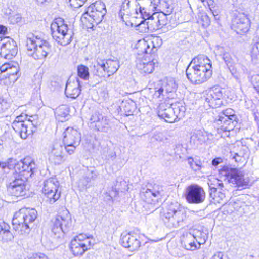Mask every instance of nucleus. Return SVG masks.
Masks as SVG:
<instances>
[{
	"mask_svg": "<svg viewBox=\"0 0 259 259\" xmlns=\"http://www.w3.org/2000/svg\"><path fill=\"white\" fill-rule=\"evenodd\" d=\"M250 20L245 13L238 14L233 20L232 29L238 34L243 35L249 30Z\"/></svg>",
	"mask_w": 259,
	"mask_h": 259,
	"instance_id": "nucleus-16",
	"label": "nucleus"
},
{
	"mask_svg": "<svg viewBox=\"0 0 259 259\" xmlns=\"http://www.w3.org/2000/svg\"><path fill=\"white\" fill-rule=\"evenodd\" d=\"M53 38L61 46H66L72 41V34L68 32V26L61 18L55 19L51 25Z\"/></svg>",
	"mask_w": 259,
	"mask_h": 259,
	"instance_id": "nucleus-7",
	"label": "nucleus"
},
{
	"mask_svg": "<svg viewBox=\"0 0 259 259\" xmlns=\"http://www.w3.org/2000/svg\"><path fill=\"white\" fill-rule=\"evenodd\" d=\"M154 67L155 62L153 60L150 61L144 58L137 60L136 67L140 73L143 75L151 73L154 69Z\"/></svg>",
	"mask_w": 259,
	"mask_h": 259,
	"instance_id": "nucleus-21",
	"label": "nucleus"
},
{
	"mask_svg": "<svg viewBox=\"0 0 259 259\" xmlns=\"http://www.w3.org/2000/svg\"><path fill=\"white\" fill-rule=\"evenodd\" d=\"M8 74L10 75H17L20 76L19 66L16 62H11V66L8 69Z\"/></svg>",
	"mask_w": 259,
	"mask_h": 259,
	"instance_id": "nucleus-49",
	"label": "nucleus"
},
{
	"mask_svg": "<svg viewBox=\"0 0 259 259\" xmlns=\"http://www.w3.org/2000/svg\"><path fill=\"white\" fill-rule=\"evenodd\" d=\"M187 161L188 164L190 166V168L193 171L197 172L201 170L202 168V163L199 160L197 159H194L190 157L188 158Z\"/></svg>",
	"mask_w": 259,
	"mask_h": 259,
	"instance_id": "nucleus-42",
	"label": "nucleus"
},
{
	"mask_svg": "<svg viewBox=\"0 0 259 259\" xmlns=\"http://www.w3.org/2000/svg\"><path fill=\"white\" fill-rule=\"evenodd\" d=\"M185 197L189 203L198 204L204 201L205 193L200 186L191 185L186 188Z\"/></svg>",
	"mask_w": 259,
	"mask_h": 259,
	"instance_id": "nucleus-14",
	"label": "nucleus"
},
{
	"mask_svg": "<svg viewBox=\"0 0 259 259\" xmlns=\"http://www.w3.org/2000/svg\"><path fill=\"white\" fill-rule=\"evenodd\" d=\"M143 45L145 47L144 48V52L145 53L147 54H151L152 52L153 51V50L155 49V47H154V45L152 44V48H151L150 45H149L147 42L144 41Z\"/></svg>",
	"mask_w": 259,
	"mask_h": 259,
	"instance_id": "nucleus-56",
	"label": "nucleus"
},
{
	"mask_svg": "<svg viewBox=\"0 0 259 259\" xmlns=\"http://www.w3.org/2000/svg\"><path fill=\"white\" fill-rule=\"evenodd\" d=\"M94 74L100 77H105V73H104V68L102 65V61L100 62H98L96 65H94Z\"/></svg>",
	"mask_w": 259,
	"mask_h": 259,
	"instance_id": "nucleus-47",
	"label": "nucleus"
},
{
	"mask_svg": "<svg viewBox=\"0 0 259 259\" xmlns=\"http://www.w3.org/2000/svg\"><path fill=\"white\" fill-rule=\"evenodd\" d=\"M26 47L27 54L36 60L44 59L51 51L48 41L33 34L28 35Z\"/></svg>",
	"mask_w": 259,
	"mask_h": 259,
	"instance_id": "nucleus-4",
	"label": "nucleus"
},
{
	"mask_svg": "<svg viewBox=\"0 0 259 259\" xmlns=\"http://www.w3.org/2000/svg\"><path fill=\"white\" fill-rule=\"evenodd\" d=\"M63 142L66 152L71 155L80 143L81 134L77 130L68 127L63 133Z\"/></svg>",
	"mask_w": 259,
	"mask_h": 259,
	"instance_id": "nucleus-11",
	"label": "nucleus"
},
{
	"mask_svg": "<svg viewBox=\"0 0 259 259\" xmlns=\"http://www.w3.org/2000/svg\"><path fill=\"white\" fill-rule=\"evenodd\" d=\"M106 13V9L104 3L98 1L90 5L82 15V19L88 21L92 26H87L88 28H92L97 25L103 20Z\"/></svg>",
	"mask_w": 259,
	"mask_h": 259,
	"instance_id": "nucleus-8",
	"label": "nucleus"
},
{
	"mask_svg": "<svg viewBox=\"0 0 259 259\" xmlns=\"http://www.w3.org/2000/svg\"><path fill=\"white\" fill-rule=\"evenodd\" d=\"M36 116H30L28 119L26 114L17 116L12 123V128L23 139H26L35 132L37 122Z\"/></svg>",
	"mask_w": 259,
	"mask_h": 259,
	"instance_id": "nucleus-6",
	"label": "nucleus"
},
{
	"mask_svg": "<svg viewBox=\"0 0 259 259\" xmlns=\"http://www.w3.org/2000/svg\"><path fill=\"white\" fill-rule=\"evenodd\" d=\"M9 225L4 222H0V239L3 242L11 241L13 238V235L10 231Z\"/></svg>",
	"mask_w": 259,
	"mask_h": 259,
	"instance_id": "nucleus-31",
	"label": "nucleus"
},
{
	"mask_svg": "<svg viewBox=\"0 0 259 259\" xmlns=\"http://www.w3.org/2000/svg\"><path fill=\"white\" fill-rule=\"evenodd\" d=\"M155 16H157V13H154L151 17L145 22L146 26L143 25L141 32H146L149 30L158 29V23L155 20Z\"/></svg>",
	"mask_w": 259,
	"mask_h": 259,
	"instance_id": "nucleus-34",
	"label": "nucleus"
},
{
	"mask_svg": "<svg viewBox=\"0 0 259 259\" xmlns=\"http://www.w3.org/2000/svg\"><path fill=\"white\" fill-rule=\"evenodd\" d=\"M201 21L203 22L202 25L204 27H207L210 23V19L206 14H204L201 16Z\"/></svg>",
	"mask_w": 259,
	"mask_h": 259,
	"instance_id": "nucleus-57",
	"label": "nucleus"
},
{
	"mask_svg": "<svg viewBox=\"0 0 259 259\" xmlns=\"http://www.w3.org/2000/svg\"><path fill=\"white\" fill-rule=\"evenodd\" d=\"M26 159H29L32 162H31V164L33 163L34 164H35L34 161L30 157H26L23 160H21L20 161H17L16 159L10 158L7 161V168L10 169L15 168V171L18 170L19 172L17 174H21L23 172L25 173L26 171H23V166H24V164H25V162H24Z\"/></svg>",
	"mask_w": 259,
	"mask_h": 259,
	"instance_id": "nucleus-28",
	"label": "nucleus"
},
{
	"mask_svg": "<svg viewBox=\"0 0 259 259\" xmlns=\"http://www.w3.org/2000/svg\"><path fill=\"white\" fill-rule=\"evenodd\" d=\"M78 76L81 79L87 80L89 78V69L84 65H81L77 68Z\"/></svg>",
	"mask_w": 259,
	"mask_h": 259,
	"instance_id": "nucleus-44",
	"label": "nucleus"
},
{
	"mask_svg": "<svg viewBox=\"0 0 259 259\" xmlns=\"http://www.w3.org/2000/svg\"><path fill=\"white\" fill-rule=\"evenodd\" d=\"M238 203L237 202H230L228 204V206L230 208H233L234 210H238V208L239 207V206L238 205Z\"/></svg>",
	"mask_w": 259,
	"mask_h": 259,
	"instance_id": "nucleus-64",
	"label": "nucleus"
},
{
	"mask_svg": "<svg viewBox=\"0 0 259 259\" xmlns=\"http://www.w3.org/2000/svg\"><path fill=\"white\" fill-rule=\"evenodd\" d=\"M37 218L34 209L22 208L14 214L12 223L13 229L21 234H28L32 223Z\"/></svg>",
	"mask_w": 259,
	"mask_h": 259,
	"instance_id": "nucleus-3",
	"label": "nucleus"
},
{
	"mask_svg": "<svg viewBox=\"0 0 259 259\" xmlns=\"http://www.w3.org/2000/svg\"><path fill=\"white\" fill-rule=\"evenodd\" d=\"M80 81L78 78L72 82L68 81L66 85L65 94L67 97L75 99L80 94Z\"/></svg>",
	"mask_w": 259,
	"mask_h": 259,
	"instance_id": "nucleus-22",
	"label": "nucleus"
},
{
	"mask_svg": "<svg viewBox=\"0 0 259 259\" xmlns=\"http://www.w3.org/2000/svg\"><path fill=\"white\" fill-rule=\"evenodd\" d=\"M65 149L60 142H55L52 146L49 159L55 165H59L65 160L64 149Z\"/></svg>",
	"mask_w": 259,
	"mask_h": 259,
	"instance_id": "nucleus-20",
	"label": "nucleus"
},
{
	"mask_svg": "<svg viewBox=\"0 0 259 259\" xmlns=\"http://www.w3.org/2000/svg\"><path fill=\"white\" fill-rule=\"evenodd\" d=\"M214 200L219 203H221L225 198V195L224 193L222 192L220 190H217V192H214L212 195H210Z\"/></svg>",
	"mask_w": 259,
	"mask_h": 259,
	"instance_id": "nucleus-50",
	"label": "nucleus"
},
{
	"mask_svg": "<svg viewBox=\"0 0 259 259\" xmlns=\"http://www.w3.org/2000/svg\"><path fill=\"white\" fill-rule=\"evenodd\" d=\"M251 62L254 65L259 66V53L253 49L251 53Z\"/></svg>",
	"mask_w": 259,
	"mask_h": 259,
	"instance_id": "nucleus-54",
	"label": "nucleus"
},
{
	"mask_svg": "<svg viewBox=\"0 0 259 259\" xmlns=\"http://www.w3.org/2000/svg\"><path fill=\"white\" fill-rule=\"evenodd\" d=\"M161 87L162 88L165 94L169 96V94L175 92L177 88V85L174 79L170 78L164 80Z\"/></svg>",
	"mask_w": 259,
	"mask_h": 259,
	"instance_id": "nucleus-33",
	"label": "nucleus"
},
{
	"mask_svg": "<svg viewBox=\"0 0 259 259\" xmlns=\"http://www.w3.org/2000/svg\"><path fill=\"white\" fill-rule=\"evenodd\" d=\"M141 197L142 200L150 204L151 206H152L153 204H154L157 200L153 197L152 193L149 190V188L147 189L145 191L144 190L141 192Z\"/></svg>",
	"mask_w": 259,
	"mask_h": 259,
	"instance_id": "nucleus-38",
	"label": "nucleus"
},
{
	"mask_svg": "<svg viewBox=\"0 0 259 259\" xmlns=\"http://www.w3.org/2000/svg\"><path fill=\"white\" fill-rule=\"evenodd\" d=\"M55 115L56 119L61 122L66 120V117L69 115L68 108L64 105L59 106L55 111Z\"/></svg>",
	"mask_w": 259,
	"mask_h": 259,
	"instance_id": "nucleus-36",
	"label": "nucleus"
},
{
	"mask_svg": "<svg viewBox=\"0 0 259 259\" xmlns=\"http://www.w3.org/2000/svg\"><path fill=\"white\" fill-rule=\"evenodd\" d=\"M10 21L13 23L19 22L21 20V16L20 14H17L11 16L10 17Z\"/></svg>",
	"mask_w": 259,
	"mask_h": 259,
	"instance_id": "nucleus-59",
	"label": "nucleus"
},
{
	"mask_svg": "<svg viewBox=\"0 0 259 259\" xmlns=\"http://www.w3.org/2000/svg\"><path fill=\"white\" fill-rule=\"evenodd\" d=\"M222 59L224 60V61L227 64L230 70H231V67L232 66V59L230 56L229 53L226 52L225 53H223V56H222Z\"/></svg>",
	"mask_w": 259,
	"mask_h": 259,
	"instance_id": "nucleus-53",
	"label": "nucleus"
},
{
	"mask_svg": "<svg viewBox=\"0 0 259 259\" xmlns=\"http://www.w3.org/2000/svg\"><path fill=\"white\" fill-rule=\"evenodd\" d=\"M95 243L92 236H88L80 234L72 240L70 243L71 250L75 256H81L89 250Z\"/></svg>",
	"mask_w": 259,
	"mask_h": 259,
	"instance_id": "nucleus-10",
	"label": "nucleus"
},
{
	"mask_svg": "<svg viewBox=\"0 0 259 259\" xmlns=\"http://www.w3.org/2000/svg\"><path fill=\"white\" fill-rule=\"evenodd\" d=\"M160 217L167 227L177 228L183 225L186 211L180 204L171 203L161 208Z\"/></svg>",
	"mask_w": 259,
	"mask_h": 259,
	"instance_id": "nucleus-2",
	"label": "nucleus"
},
{
	"mask_svg": "<svg viewBox=\"0 0 259 259\" xmlns=\"http://www.w3.org/2000/svg\"><path fill=\"white\" fill-rule=\"evenodd\" d=\"M186 107L182 103H175L169 105L161 103L158 107L157 114L159 117L167 122L173 123L185 116Z\"/></svg>",
	"mask_w": 259,
	"mask_h": 259,
	"instance_id": "nucleus-5",
	"label": "nucleus"
},
{
	"mask_svg": "<svg viewBox=\"0 0 259 259\" xmlns=\"http://www.w3.org/2000/svg\"><path fill=\"white\" fill-rule=\"evenodd\" d=\"M102 65L104 68V73L108 77L115 73L119 67L118 61L111 59L102 60Z\"/></svg>",
	"mask_w": 259,
	"mask_h": 259,
	"instance_id": "nucleus-29",
	"label": "nucleus"
},
{
	"mask_svg": "<svg viewBox=\"0 0 259 259\" xmlns=\"http://www.w3.org/2000/svg\"><path fill=\"white\" fill-rule=\"evenodd\" d=\"M186 73L188 79L193 83L200 84L209 79L212 74V69L187 67Z\"/></svg>",
	"mask_w": 259,
	"mask_h": 259,
	"instance_id": "nucleus-13",
	"label": "nucleus"
},
{
	"mask_svg": "<svg viewBox=\"0 0 259 259\" xmlns=\"http://www.w3.org/2000/svg\"><path fill=\"white\" fill-rule=\"evenodd\" d=\"M137 5L136 0H124L123 2L119 13V17L123 21L129 18V16L135 13V9L131 8V6H136Z\"/></svg>",
	"mask_w": 259,
	"mask_h": 259,
	"instance_id": "nucleus-23",
	"label": "nucleus"
},
{
	"mask_svg": "<svg viewBox=\"0 0 259 259\" xmlns=\"http://www.w3.org/2000/svg\"><path fill=\"white\" fill-rule=\"evenodd\" d=\"M10 107V104L3 97L0 96V114L5 112Z\"/></svg>",
	"mask_w": 259,
	"mask_h": 259,
	"instance_id": "nucleus-51",
	"label": "nucleus"
},
{
	"mask_svg": "<svg viewBox=\"0 0 259 259\" xmlns=\"http://www.w3.org/2000/svg\"><path fill=\"white\" fill-rule=\"evenodd\" d=\"M196 237L191 233H186L181 238V244L183 248L188 250H194L198 245L196 242Z\"/></svg>",
	"mask_w": 259,
	"mask_h": 259,
	"instance_id": "nucleus-25",
	"label": "nucleus"
},
{
	"mask_svg": "<svg viewBox=\"0 0 259 259\" xmlns=\"http://www.w3.org/2000/svg\"><path fill=\"white\" fill-rule=\"evenodd\" d=\"M188 67L212 69L211 61L206 56L198 55L192 59Z\"/></svg>",
	"mask_w": 259,
	"mask_h": 259,
	"instance_id": "nucleus-24",
	"label": "nucleus"
},
{
	"mask_svg": "<svg viewBox=\"0 0 259 259\" xmlns=\"http://www.w3.org/2000/svg\"><path fill=\"white\" fill-rule=\"evenodd\" d=\"M153 92H154L152 95L153 99H158V100L161 101L164 98H169L170 97V96L166 95L165 94L161 85L157 86L155 88Z\"/></svg>",
	"mask_w": 259,
	"mask_h": 259,
	"instance_id": "nucleus-41",
	"label": "nucleus"
},
{
	"mask_svg": "<svg viewBox=\"0 0 259 259\" xmlns=\"http://www.w3.org/2000/svg\"><path fill=\"white\" fill-rule=\"evenodd\" d=\"M221 174L225 176L229 183L238 187L246 186L248 184V180H245L242 173L236 169L227 168L222 170Z\"/></svg>",
	"mask_w": 259,
	"mask_h": 259,
	"instance_id": "nucleus-15",
	"label": "nucleus"
},
{
	"mask_svg": "<svg viewBox=\"0 0 259 259\" xmlns=\"http://www.w3.org/2000/svg\"><path fill=\"white\" fill-rule=\"evenodd\" d=\"M193 234L196 237L195 240L198 245V247H199L201 244L205 243L207 239V234L203 232L197 231Z\"/></svg>",
	"mask_w": 259,
	"mask_h": 259,
	"instance_id": "nucleus-45",
	"label": "nucleus"
},
{
	"mask_svg": "<svg viewBox=\"0 0 259 259\" xmlns=\"http://www.w3.org/2000/svg\"><path fill=\"white\" fill-rule=\"evenodd\" d=\"M135 13L137 15L135 16L136 18L139 17L142 19V20L139 23V26H138L140 27L145 25V22L152 15L149 12H147L146 8H142L139 4H137L136 7L135 8Z\"/></svg>",
	"mask_w": 259,
	"mask_h": 259,
	"instance_id": "nucleus-32",
	"label": "nucleus"
},
{
	"mask_svg": "<svg viewBox=\"0 0 259 259\" xmlns=\"http://www.w3.org/2000/svg\"><path fill=\"white\" fill-rule=\"evenodd\" d=\"M23 166V171L25 173L15 174L13 179L7 185V190L10 194L16 197L24 196L26 195L28 189L26 187L27 179L31 177L33 170L35 168V164H31V161L26 159Z\"/></svg>",
	"mask_w": 259,
	"mask_h": 259,
	"instance_id": "nucleus-1",
	"label": "nucleus"
},
{
	"mask_svg": "<svg viewBox=\"0 0 259 259\" xmlns=\"http://www.w3.org/2000/svg\"><path fill=\"white\" fill-rule=\"evenodd\" d=\"M216 123L218 125V130L223 132H230L233 130L236 126L237 120H232L228 119V117H221L218 116V119L216 120Z\"/></svg>",
	"mask_w": 259,
	"mask_h": 259,
	"instance_id": "nucleus-27",
	"label": "nucleus"
},
{
	"mask_svg": "<svg viewBox=\"0 0 259 259\" xmlns=\"http://www.w3.org/2000/svg\"><path fill=\"white\" fill-rule=\"evenodd\" d=\"M107 152L108 155H106L105 159L109 160L110 159H111L113 160L116 158V154L115 152H114V151L109 149L107 150Z\"/></svg>",
	"mask_w": 259,
	"mask_h": 259,
	"instance_id": "nucleus-60",
	"label": "nucleus"
},
{
	"mask_svg": "<svg viewBox=\"0 0 259 259\" xmlns=\"http://www.w3.org/2000/svg\"><path fill=\"white\" fill-rule=\"evenodd\" d=\"M101 121L100 123H98V128L97 131L107 132L111 127L110 119L107 116H103V119Z\"/></svg>",
	"mask_w": 259,
	"mask_h": 259,
	"instance_id": "nucleus-40",
	"label": "nucleus"
},
{
	"mask_svg": "<svg viewBox=\"0 0 259 259\" xmlns=\"http://www.w3.org/2000/svg\"><path fill=\"white\" fill-rule=\"evenodd\" d=\"M149 190H150L151 193H152L153 197L156 200L161 195L163 191L162 187L157 184H154L152 189H149Z\"/></svg>",
	"mask_w": 259,
	"mask_h": 259,
	"instance_id": "nucleus-48",
	"label": "nucleus"
},
{
	"mask_svg": "<svg viewBox=\"0 0 259 259\" xmlns=\"http://www.w3.org/2000/svg\"><path fill=\"white\" fill-rule=\"evenodd\" d=\"M245 144L246 146H242V147L243 152L240 151L239 153H235L233 158L236 161H241V158L244 157L245 155H247L249 151H255L256 150V142L254 141L252 139H246Z\"/></svg>",
	"mask_w": 259,
	"mask_h": 259,
	"instance_id": "nucleus-26",
	"label": "nucleus"
},
{
	"mask_svg": "<svg viewBox=\"0 0 259 259\" xmlns=\"http://www.w3.org/2000/svg\"><path fill=\"white\" fill-rule=\"evenodd\" d=\"M11 63H4L0 67V70L2 72H8V69L11 66Z\"/></svg>",
	"mask_w": 259,
	"mask_h": 259,
	"instance_id": "nucleus-63",
	"label": "nucleus"
},
{
	"mask_svg": "<svg viewBox=\"0 0 259 259\" xmlns=\"http://www.w3.org/2000/svg\"><path fill=\"white\" fill-rule=\"evenodd\" d=\"M209 134L207 133H203L202 131H198L194 133L190 138V142L194 145H201L203 143L207 142Z\"/></svg>",
	"mask_w": 259,
	"mask_h": 259,
	"instance_id": "nucleus-30",
	"label": "nucleus"
},
{
	"mask_svg": "<svg viewBox=\"0 0 259 259\" xmlns=\"http://www.w3.org/2000/svg\"><path fill=\"white\" fill-rule=\"evenodd\" d=\"M139 235L134 232H130L127 234H122L120 238L121 244L125 248H128L131 251L137 250L141 246V242L139 240Z\"/></svg>",
	"mask_w": 259,
	"mask_h": 259,
	"instance_id": "nucleus-17",
	"label": "nucleus"
},
{
	"mask_svg": "<svg viewBox=\"0 0 259 259\" xmlns=\"http://www.w3.org/2000/svg\"><path fill=\"white\" fill-rule=\"evenodd\" d=\"M87 0H66L69 3L71 7L78 8L82 6L86 2Z\"/></svg>",
	"mask_w": 259,
	"mask_h": 259,
	"instance_id": "nucleus-52",
	"label": "nucleus"
},
{
	"mask_svg": "<svg viewBox=\"0 0 259 259\" xmlns=\"http://www.w3.org/2000/svg\"><path fill=\"white\" fill-rule=\"evenodd\" d=\"M71 226L70 214L67 210H63L52 220V234L55 238H60Z\"/></svg>",
	"mask_w": 259,
	"mask_h": 259,
	"instance_id": "nucleus-9",
	"label": "nucleus"
},
{
	"mask_svg": "<svg viewBox=\"0 0 259 259\" xmlns=\"http://www.w3.org/2000/svg\"><path fill=\"white\" fill-rule=\"evenodd\" d=\"M207 184L210 189V195H212L214 192H217L218 190H222L223 184L222 181L218 179L211 177L208 179Z\"/></svg>",
	"mask_w": 259,
	"mask_h": 259,
	"instance_id": "nucleus-35",
	"label": "nucleus"
},
{
	"mask_svg": "<svg viewBox=\"0 0 259 259\" xmlns=\"http://www.w3.org/2000/svg\"><path fill=\"white\" fill-rule=\"evenodd\" d=\"M252 83L254 88L259 94V75H256L252 78Z\"/></svg>",
	"mask_w": 259,
	"mask_h": 259,
	"instance_id": "nucleus-58",
	"label": "nucleus"
},
{
	"mask_svg": "<svg viewBox=\"0 0 259 259\" xmlns=\"http://www.w3.org/2000/svg\"><path fill=\"white\" fill-rule=\"evenodd\" d=\"M17 53V47L16 42L12 39L7 38L3 40L1 48L0 55L7 59H11Z\"/></svg>",
	"mask_w": 259,
	"mask_h": 259,
	"instance_id": "nucleus-19",
	"label": "nucleus"
},
{
	"mask_svg": "<svg viewBox=\"0 0 259 259\" xmlns=\"http://www.w3.org/2000/svg\"><path fill=\"white\" fill-rule=\"evenodd\" d=\"M211 259H226V258L224 256L223 252L219 251L213 254Z\"/></svg>",
	"mask_w": 259,
	"mask_h": 259,
	"instance_id": "nucleus-61",
	"label": "nucleus"
},
{
	"mask_svg": "<svg viewBox=\"0 0 259 259\" xmlns=\"http://www.w3.org/2000/svg\"><path fill=\"white\" fill-rule=\"evenodd\" d=\"M221 117H228V119H231L232 120H237V117L235 114V111L231 108H228L225 110H224L219 116Z\"/></svg>",
	"mask_w": 259,
	"mask_h": 259,
	"instance_id": "nucleus-46",
	"label": "nucleus"
},
{
	"mask_svg": "<svg viewBox=\"0 0 259 259\" xmlns=\"http://www.w3.org/2000/svg\"><path fill=\"white\" fill-rule=\"evenodd\" d=\"M117 194V193L116 191L112 190L111 191H109V192H107L105 194V199H106L107 201H112L113 199V197L116 196Z\"/></svg>",
	"mask_w": 259,
	"mask_h": 259,
	"instance_id": "nucleus-55",
	"label": "nucleus"
},
{
	"mask_svg": "<svg viewBox=\"0 0 259 259\" xmlns=\"http://www.w3.org/2000/svg\"><path fill=\"white\" fill-rule=\"evenodd\" d=\"M103 115L98 112H95L91 116L89 124L91 127L95 128L97 130L98 128V123H100L103 119Z\"/></svg>",
	"mask_w": 259,
	"mask_h": 259,
	"instance_id": "nucleus-39",
	"label": "nucleus"
},
{
	"mask_svg": "<svg viewBox=\"0 0 259 259\" xmlns=\"http://www.w3.org/2000/svg\"><path fill=\"white\" fill-rule=\"evenodd\" d=\"M222 90L219 86L211 88L207 94L205 101L213 108L220 107L222 104Z\"/></svg>",
	"mask_w": 259,
	"mask_h": 259,
	"instance_id": "nucleus-18",
	"label": "nucleus"
},
{
	"mask_svg": "<svg viewBox=\"0 0 259 259\" xmlns=\"http://www.w3.org/2000/svg\"><path fill=\"white\" fill-rule=\"evenodd\" d=\"M97 177V175L93 171L88 170L85 174L83 178L80 180V183L86 187L90 186V184Z\"/></svg>",
	"mask_w": 259,
	"mask_h": 259,
	"instance_id": "nucleus-37",
	"label": "nucleus"
},
{
	"mask_svg": "<svg viewBox=\"0 0 259 259\" xmlns=\"http://www.w3.org/2000/svg\"><path fill=\"white\" fill-rule=\"evenodd\" d=\"M155 20L158 23V29L162 28L166 25L168 22L167 15L164 13H157V16H155Z\"/></svg>",
	"mask_w": 259,
	"mask_h": 259,
	"instance_id": "nucleus-43",
	"label": "nucleus"
},
{
	"mask_svg": "<svg viewBox=\"0 0 259 259\" xmlns=\"http://www.w3.org/2000/svg\"><path fill=\"white\" fill-rule=\"evenodd\" d=\"M214 52L216 55L222 57L223 53H225L226 52L225 51L224 48L223 47L217 46Z\"/></svg>",
	"mask_w": 259,
	"mask_h": 259,
	"instance_id": "nucleus-62",
	"label": "nucleus"
},
{
	"mask_svg": "<svg viewBox=\"0 0 259 259\" xmlns=\"http://www.w3.org/2000/svg\"><path fill=\"white\" fill-rule=\"evenodd\" d=\"M59 186V182L55 177L50 178L44 181L42 192L49 203H54L60 198V192L58 191Z\"/></svg>",
	"mask_w": 259,
	"mask_h": 259,
	"instance_id": "nucleus-12",
	"label": "nucleus"
}]
</instances>
